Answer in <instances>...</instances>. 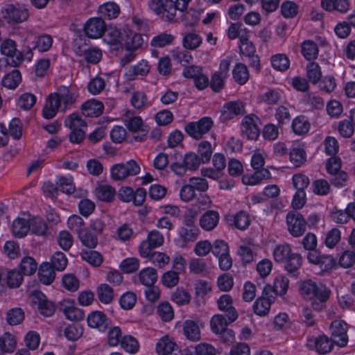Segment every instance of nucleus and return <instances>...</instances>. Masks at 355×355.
Returning a JSON list of instances; mask_svg holds the SVG:
<instances>
[{"instance_id":"1","label":"nucleus","mask_w":355,"mask_h":355,"mask_svg":"<svg viewBox=\"0 0 355 355\" xmlns=\"http://www.w3.org/2000/svg\"><path fill=\"white\" fill-rule=\"evenodd\" d=\"M76 95L67 86L59 87L56 92L50 94L42 109V116L46 119H53L58 112H64L76 102Z\"/></svg>"},{"instance_id":"2","label":"nucleus","mask_w":355,"mask_h":355,"mask_svg":"<svg viewBox=\"0 0 355 355\" xmlns=\"http://www.w3.org/2000/svg\"><path fill=\"white\" fill-rule=\"evenodd\" d=\"M300 291L304 298L313 300L311 305L316 311H321L325 307L331 293V291L325 285L311 279L303 281L300 284Z\"/></svg>"},{"instance_id":"3","label":"nucleus","mask_w":355,"mask_h":355,"mask_svg":"<svg viewBox=\"0 0 355 355\" xmlns=\"http://www.w3.org/2000/svg\"><path fill=\"white\" fill-rule=\"evenodd\" d=\"M272 254L275 261L283 263L285 270L289 273H295L302 266V256L297 252H293L291 246L288 243L277 245Z\"/></svg>"},{"instance_id":"4","label":"nucleus","mask_w":355,"mask_h":355,"mask_svg":"<svg viewBox=\"0 0 355 355\" xmlns=\"http://www.w3.org/2000/svg\"><path fill=\"white\" fill-rule=\"evenodd\" d=\"M149 9L163 21H177V12L180 11L179 5L173 0H149Z\"/></svg>"},{"instance_id":"5","label":"nucleus","mask_w":355,"mask_h":355,"mask_svg":"<svg viewBox=\"0 0 355 355\" xmlns=\"http://www.w3.org/2000/svg\"><path fill=\"white\" fill-rule=\"evenodd\" d=\"M209 189L207 180L201 177H191L184 183L180 190V198L182 202H189L199 194L205 193Z\"/></svg>"},{"instance_id":"6","label":"nucleus","mask_w":355,"mask_h":355,"mask_svg":"<svg viewBox=\"0 0 355 355\" xmlns=\"http://www.w3.org/2000/svg\"><path fill=\"white\" fill-rule=\"evenodd\" d=\"M140 172L139 165L133 159L116 164L110 168V175L114 180H123L128 177L137 175Z\"/></svg>"},{"instance_id":"7","label":"nucleus","mask_w":355,"mask_h":355,"mask_svg":"<svg viewBox=\"0 0 355 355\" xmlns=\"http://www.w3.org/2000/svg\"><path fill=\"white\" fill-rule=\"evenodd\" d=\"M213 123L211 118L205 116L198 121L188 123L184 127V130L191 137L200 139L211 130Z\"/></svg>"},{"instance_id":"8","label":"nucleus","mask_w":355,"mask_h":355,"mask_svg":"<svg viewBox=\"0 0 355 355\" xmlns=\"http://www.w3.org/2000/svg\"><path fill=\"white\" fill-rule=\"evenodd\" d=\"M0 51L2 55L9 57L10 62L8 64L12 67L19 66L24 61L21 51L17 49L16 42L11 39H5L0 45Z\"/></svg>"},{"instance_id":"9","label":"nucleus","mask_w":355,"mask_h":355,"mask_svg":"<svg viewBox=\"0 0 355 355\" xmlns=\"http://www.w3.org/2000/svg\"><path fill=\"white\" fill-rule=\"evenodd\" d=\"M123 121L129 130L137 133V135L135 136L137 141H142L145 140L149 128L147 125L144 123L140 116H135L128 112L124 117Z\"/></svg>"},{"instance_id":"10","label":"nucleus","mask_w":355,"mask_h":355,"mask_svg":"<svg viewBox=\"0 0 355 355\" xmlns=\"http://www.w3.org/2000/svg\"><path fill=\"white\" fill-rule=\"evenodd\" d=\"M164 236L159 231L153 230L149 232L146 239L142 241L139 246L140 256L147 257L153 249L164 243Z\"/></svg>"},{"instance_id":"11","label":"nucleus","mask_w":355,"mask_h":355,"mask_svg":"<svg viewBox=\"0 0 355 355\" xmlns=\"http://www.w3.org/2000/svg\"><path fill=\"white\" fill-rule=\"evenodd\" d=\"M286 223L289 233L294 237L301 236L306 231V222L297 211H291L286 215Z\"/></svg>"},{"instance_id":"12","label":"nucleus","mask_w":355,"mask_h":355,"mask_svg":"<svg viewBox=\"0 0 355 355\" xmlns=\"http://www.w3.org/2000/svg\"><path fill=\"white\" fill-rule=\"evenodd\" d=\"M331 339L334 344L340 347L347 345L348 343L347 324L343 320H334L330 326Z\"/></svg>"},{"instance_id":"13","label":"nucleus","mask_w":355,"mask_h":355,"mask_svg":"<svg viewBox=\"0 0 355 355\" xmlns=\"http://www.w3.org/2000/svg\"><path fill=\"white\" fill-rule=\"evenodd\" d=\"M58 309L67 318V319L74 320H82L85 317L83 311L76 306L74 301L64 299L59 302Z\"/></svg>"},{"instance_id":"14","label":"nucleus","mask_w":355,"mask_h":355,"mask_svg":"<svg viewBox=\"0 0 355 355\" xmlns=\"http://www.w3.org/2000/svg\"><path fill=\"white\" fill-rule=\"evenodd\" d=\"M3 17L8 21L22 22L28 17V10L19 5H7L2 10Z\"/></svg>"},{"instance_id":"15","label":"nucleus","mask_w":355,"mask_h":355,"mask_svg":"<svg viewBox=\"0 0 355 355\" xmlns=\"http://www.w3.org/2000/svg\"><path fill=\"white\" fill-rule=\"evenodd\" d=\"M334 342L325 335L311 337L307 339L306 346L319 354H327L331 351Z\"/></svg>"},{"instance_id":"16","label":"nucleus","mask_w":355,"mask_h":355,"mask_svg":"<svg viewBox=\"0 0 355 355\" xmlns=\"http://www.w3.org/2000/svg\"><path fill=\"white\" fill-rule=\"evenodd\" d=\"M198 227L183 225L178 232V236L175 239V245L179 248H185L188 243L194 242L198 237Z\"/></svg>"},{"instance_id":"17","label":"nucleus","mask_w":355,"mask_h":355,"mask_svg":"<svg viewBox=\"0 0 355 355\" xmlns=\"http://www.w3.org/2000/svg\"><path fill=\"white\" fill-rule=\"evenodd\" d=\"M84 31L90 38H99L105 31V24L101 17L90 18L85 24Z\"/></svg>"},{"instance_id":"18","label":"nucleus","mask_w":355,"mask_h":355,"mask_svg":"<svg viewBox=\"0 0 355 355\" xmlns=\"http://www.w3.org/2000/svg\"><path fill=\"white\" fill-rule=\"evenodd\" d=\"M88 325L92 328H96L99 331H105L111 324V320L102 311H95L91 312L87 318Z\"/></svg>"},{"instance_id":"19","label":"nucleus","mask_w":355,"mask_h":355,"mask_svg":"<svg viewBox=\"0 0 355 355\" xmlns=\"http://www.w3.org/2000/svg\"><path fill=\"white\" fill-rule=\"evenodd\" d=\"M243 113L244 106L241 102L230 101L223 105L220 119L223 122H226Z\"/></svg>"},{"instance_id":"20","label":"nucleus","mask_w":355,"mask_h":355,"mask_svg":"<svg viewBox=\"0 0 355 355\" xmlns=\"http://www.w3.org/2000/svg\"><path fill=\"white\" fill-rule=\"evenodd\" d=\"M257 118L254 115L246 116L241 123V131L248 139L256 140L260 132L257 124Z\"/></svg>"},{"instance_id":"21","label":"nucleus","mask_w":355,"mask_h":355,"mask_svg":"<svg viewBox=\"0 0 355 355\" xmlns=\"http://www.w3.org/2000/svg\"><path fill=\"white\" fill-rule=\"evenodd\" d=\"M219 220L220 214L217 211L207 210L200 216L199 224L205 231H211L216 227Z\"/></svg>"},{"instance_id":"22","label":"nucleus","mask_w":355,"mask_h":355,"mask_svg":"<svg viewBox=\"0 0 355 355\" xmlns=\"http://www.w3.org/2000/svg\"><path fill=\"white\" fill-rule=\"evenodd\" d=\"M35 300V302L37 304L38 310L42 315L50 317L53 315L55 306L52 302L47 299L44 294L41 292L36 293Z\"/></svg>"},{"instance_id":"23","label":"nucleus","mask_w":355,"mask_h":355,"mask_svg":"<svg viewBox=\"0 0 355 355\" xmlns=\"http://www.w3.org/2000/svg\"><path fill=\"white\" fill-rule=\"evenodd\" d=\"M232 298L230 295L224 294L217 301L218 309L222 311L227 312V317L230 322H234L238 318V313L232 306Z\"/></svg>"},{"instance_id":"24","label":"nucleus","mask_w":355,"mask_h":355,"mask_svg":"<svg viewBox=\"0 0 355 355\" xmlns=\"http://www.w3.org/2000/svg\"><path fill=\"white\" fill-rule=\"evenodd\" d=\"M150 70V66L146 60H141L137 64L130 66L125 75L128 80H133L137 76H146Z\"/></svg>"},{"instance_id":"25","label":"nucleus","mask_w":355,"mask_h":355,"mask_svg":"<svg viewBox=\"0 0 355 355\" xmlns=\"http://www.w3.org/2000/svg\"><path fill=\"white\" fill-rule=\"evenodd\" d=\"M81 110L85 116L97 117L103 114L104 105L99 101L90 99L82 105Z\"/></svg>"},{"instance_id":"26","label":"nucleus","mask_w":355,"mask_h":355,"mask_svg":"<svg viewBox=\"0 0 355 355\" xmlns=\"http://www.w3.org/2000/svg\"><path fill=\"white\" fill-rule=\"evenodd\" d=\"M178 349V345L168 336L160 338L156 344V352L158 355H177L173 352Z\"/></svg>"},{"instance_id":"27","label":"nucleus","mask_w":355,"mask_h":355,"mask_svg":"<svg viewBox=\"0 0 355 355\" xmlns=\"http://www.w3.org/2000/svg\"><path fill=\"white\" fill-rule=\"evenodd\" d=\"M182 330L185 337L193 342L200 340V329L198 322L187 320L183 322Z\"/></svg>"},{"instance_id":"28","label":"nucleus","mask_w":355,"mask_h":355,"mask_svg":"<svg viewBox=\"0 0 355 355\" xmlns=\"http://www.w3.org/2000/svg\"><path fill=\"white\" fill-rule=\"evenodd\" d=\"M289 159L295 167L303 166L306 161V153L304 146L293 145L289 152Z\"/></svg>"},{"instance_id":"29","label":"nucleus","mask_w":355,"mask_h":355,"mask_svg":"<svg viewBox=\"0 0 355 355\" xmlns=\"http://www.w3.org/2000/svg\"><path fill=\"white\" fill-rule=\"evenodd\" d=\"M120 13L119 6L113 1H108L98 8V15L101 18L105 19H112L116 18Z\"/></svg>"},{"instance_id":"30","label":"nucleus","mask_w":355,"mask_h":355,"mask_svg":"<svg viewBox=\"0 0 355 355\" xmlns=\"http://www.w3.org/2000/svg\"><path fill=\"white\" fill-rule=\"evenodd\" d=\"M139 283L146 286H153L157 280V270L151 267L145 268L137 275Z\"/></svg>"},{"instance_id":"31","label":"nucleus","mask_w":355,"mask_h":355,"mask_svg":"<svg viewBox=\"0 0 355 355\" xmlns=\"http://www.w3.org/2000/svg\"><path fill=\"white\" fill-rule=\"evenodd\" d=\"M341 241V231L337 227H333L324 233L322 242L329 249L335 248Z\"/></svg>"},{"instance_id":"32","label":"nucleus","mask_w":355,"mask_h":355,"mask_svg":"<svg viewBox=\"0 0 355 355\" xmlns=\"http://www.w3.org/2000/svg\"><path fill=\"white\" fill-rule=\"evenodd\" d=\"M321 6L327 11L337 10L345 13L349 10L350 3L348 0H322Z\"/></svg>"},{"instance_id":"33","label":"nucleus","mask_w":355,"mask_h":355,"mask_svg":"<svg viewBox=\"0 0 355 355\" xmlns=\"http://www.w3.org/2000/svg\"><path fill=\"white\" fill-rule=\"evenodd\" d=\"M232 76L236 83L240 85H245L250 78L247 66L241 62L236 63L232 69Z\"/></svg>"},{"instance_id":"34","label":"nucleus","mask_w":355,"mask_h":355,"mask_svg":"<svg viewBox=\"0 0 355 355\" xmlns=\"http://www.w3.org/2000/svg\"><path fill=\"white\" fill-rule=\"evenodd\" d=\"M282 97V92L278 89H268L259 96L260 103L268 105H273L278 103Z\"/></svg>"},{"instance_id":"35","label":"nucleus","mask_w":355,"mask_h":355,"mask_svg":"<svg viewBox=\"0 0 355 355\" xmlns=\"http://www.w3.org/2000/svg\"><path fill=\"white\" fill-rule=\"evenodd\" d=\"M30 222L24 218H17L12 222V232L17 238H23L30 231Z\"/></svg>"},{"instance_id":"36","label":"nucleus","mask_w":355,"mask_h":355,"mask_svg":"<svg viewBox=\"0 0 355 355\" xmlns=\"http://www.w3.org/2000/svg\"><path fill=\"white\" fill-rule=\"evenodd\" d=\"M16 346L17 340L12 334L5 333L0 336V355L13 352Z\"/></svg>"},{"instance_id":"37","label":"nucleus","mask_w":355,"mask_h":355,"mask_svg":"<svg viewBox=\"0 0 355 355\" xmlns=\"http://www.w3.org/2000/svg\"><path fill=\"white\" fill-rule=\"evenodd\" d=\"M115 194V189L109 184H98L95 189L96 198L102 201L111 202L114 198Z\"/></svg>"},{"instance_id":"38","label":"nucleus","mask_w":355,"mask_h":355,"mask_svg":"<svg viewBox=\"0 0 355 355\" xmlns=\"http://www.w3.org/2000/svg\"><path fill=\"white\" fill-rule=\"evenodd\" d=\"M232 322L227 315L216 314L211 318L210 324L212 331L216 334L227 329Z\"/></svg>"},{"instance_id":"39","label":"nucleus","mask_w":355,"mask_h":355,"mask_svg":"<svg viewBox=\"0 0 355 355\" xmlns=\"http://www.w3.org/2000/svg\"><path fill=\"white\" fill-rule=\"evenodd\" d=\"M54 268L49 263H42L38 271V277L41 283L45 285L51 284L55 279Z\"/></svg>"},{"instance_id":"40","label":"nucleus","mask_w":355,"mask_h":355,"mask_svg":"<svg viewBox=\"0 0 355 355\" xmlns=\"http://www.w3.org/2000/svg\"><path fill=\"white\" fill-rule=\"evenodd\" d=\"M21 81V75L18 69H13L11 72L6 74L1 80L3 87L10 89H15Z\"/></svg>"},{"instance_id":"41","label":"nucleus","mask_w":355,"mask_h":355,"mask_svg":"<svg viewBox=\"0 0 355 355\" xmlns=\"http://www.w3.org/2000/svg\"><path fill=\"white\" fill-rule=\"evenodd\" d=\"M301 53L306 60H313L318 58L319 49L315 42L306 40L302 42Z\"/></svg>"},{"instance_id":"42","label":"nucleus","mask_w":355,"mask_h":355,"mask_svg":"<svg viewBox=\"0 0 355 355\" xmlns=\"http://www.w3.org/2000/svg\"><path fill=\"white\" fill-rule=\"evenodd\" d=\"M292 129L295 135H304L310 129V123L304 116H298L293 120Z\"/></svg>"},{"instance_id":"43","label":"nucleus","mask_w":355,"mask_h":355,"mask_svg":"<svg viewBox=\"0 0 355 355\" xmlns=\"http://www.w3.org/2000/svg\"><path fill=\"white\" fill-rule=\"evenodd\" d=\"M64 125L70 130H85L87 123L83 121L78 113L69 114L64 121Z\"/></svg>"},{"instance_id":"44","label":"nucleus","mask_w":355,"mask_h":355,"mask_svg":"<svg viewBox=\"0 0 355 355\" xmlns=\"http://www.w3.org/2000/svg\"><path fill=\"white\" fill-rule=\"evenodd\" d=\"M270 173L266 168L256 170L250 176H243V182L245 184L256 185L259 184L262 180L270 177Z\"/></svg>"},{"instance_id":"45","label":"nucleus","mask_w":355,"mask_h":355,"mask_svg":"<svg viewBox=\"0 0 355 355\" xmlns=\"http://www.w3.org/2000/svg\"><path fill=\"white\" fill-rule=\"evenodd\" d=\"M181 21L186 26H195L199 21V12L192 9H185L183 11H179Z\"/></svg>"},{"instance_id":"46","label":"nucleus","mask_w":355,"mask_h":355,"mask_svg":"<svg viewBox=\"0 0 355 355\" xmlns=\"http://www.w3.org/2000/svg\"><path fill=\"white\" fill-rule=\"evenodd\" d=\"M37 97L32 93L25 92L21 94L17 101V105L25 110H30L36 103Z\"/></svg>"},{"instance_id":"47","label":"nucleus","mask_w":355,"mask_h":355,"mask_svg":"<svg viewBox=\"0 0 355 355\" xmlns=\"http://www.w3.org/2000/svg\"><path fill=\"white\" fill-rule=\"evenodd\" d=\"M23 273H21L16 269L6 270L4 279L10 288H17L19 286L23 280Z\"/></svg>"},{"instance_id":"48","label":"nucleus","mask_w":355,"mask_h":355,"mask_svg":"<svg viewBox=\"0 0 355 355\" xmlns=\"http://www.w3.org/2000/svg\"><path fill=\"white\" fill-rule=\"evenodd\" d=\"M272 67L277 71H285L290 67V60L285 54H276L271 57Z\"/></svg>"},{"instance_id":"49","label":"nucleus","mask_w":355,"mask_h":355,"mask_svg":"<svg viewBox=\"0 0 355 355\" xmlns=\"http://www.w3.org/2000/svg\"><path fill=\"white\" fill-rule=\"evenodd\" d=\"M271 301L267 297H259L253 304V310L255 314L259 316L266 315L270 311Z\"/></svg>"},{"instance_id":"50","label":"nucleus","mask_w":355,"mask_h":355,"mask_svg":"<svg viewBox=\"0 0 355 355\" xmlns=\"http://www.w3.org/2000/svg\"><path fill=\"white\" fill-rule=\"evenodd\" d=\"M83 245L89 248H94L98 244V235L85 229L78 235Z\"/></svg>"},{"instance_id":"51","label":"nucleus","mask_w":355,"mask_h":355,"mask_svg":"<svg viewBox=\"0 0 355 355\" xmlns=\"http://www.w3.org/2000/svg\"><path fill=\"white\" fill-rule=\"evenodd\" d=\"M172 59L182 66H186L191 62L193 57L187 50L177 49L171 53Z\"/></svg>"},{"instance_id":"52","label":"nucleus","mask_w":355,"mask_h":355,"mask_svg":"<svg viewBox=\"0 0 355 355\" xmlns=\"http://www.w3.org/2000/svg\"><path fill=\"white\" fill-rule=\"evenodd\" d=\"M63 333L67 340L75 341L83 336V328L78 324H69L64 328Z\"/></svg>"},{"instance_id":"53","label":"nucleus","mask_w":355,"mask_h":355,"mask_svg":"<svg viewBox=\"0 0 355 355\" xmlns=\"http://www.w3.org/2000/svg\"><path fill=\"white\" fill-rule=\"evenodd\" d=\"M144 42L141 34L130 32L127 35L125 46L128 51H135L140 48Z\"/></svg>"},{"instance_id":"54","label":"nucleus","mask_w":355,"mask_h":355,"mask_svg":"<svg viewBox=\"0 0 355 355\" xmlns=\"http://www.w3.org/2000/svg\"><path fill=\"white\" fill-rule=\"evenodd\" d=\"M202 37L196 33H187L182 39V44L187 49L193 50L202 43Z\"/></svg>"},{"instance_id":"55","label":"nucleus","mask_w":355,"mask_h":355,"mask_svg":"<svg viewBox=\"0 0 355 355\" xmlns=\"http://www.w3.org/2000/svg\"><path fill=\"white\" fill-rule=\"evenodd\" d=\"M120 345L125 352L130 354H135L139 349V342L131 335L123 336Z\"/></svg>"},{"instance_id":"56","label":"nucleus","mask_w":355,"mask_h":355,"mask_svg":"<svg viewBox=\"0 0 355 355\" xmlns=\"http://www.w3.org/2000/svg\"><path fill=\"white\" fill-rule=\"evenodd\" d=\"M82 259L94 267L100 266L103 258L101 253L94 250H85L81 252Z\"/></svg>"},{"instance_id":"57","label":"nucleus","mask_w":355,"mask_h":355,"mask_svg":"<svg viewBox=\"0 0 355 355\" xmlns=\"http://www.w3.org/2000/svg\"><path fill=\"white\" fill-rule=\"evenodd\" d=\"M174 39L175 37L173 35L162 33L154 36L150 41V44L153 47L163 48L167 45L171 44L173 42Z\"/></svg>"},{"instance_id":"58","label":"nucleus","mask_w":355,"mask_h":355,"mask_svg":"<svg viewBox=\"0 0 355 355\" xmlns=\"http://www.w3.org/2000/svg\"><path fill=\"white\" fill-rule=\"evenodd\" d=\"M33 49H37L40 52H45L50 49L53 44V39L49 35H42L35 39Z\"/></svg>"},{"instance_id":"59","label":"nucleus","mask_w":355,"mask_h":355,"mask_svg":"<svg viewBox=\"0 0 355 355\" xmlns=\"http://www.w3.org/2000/svg\"><path fill=\"white\" fill-rule=\"evenodd\" d=\"M97 295L102 303L109 304L113 300L114 291L109 285L103 284L98 286L97 289Z\"/></svg>"},{"instance_id":"60","label":"nucleus","mask_w":355,"mask_h":355,"mask_svg":"<svg viewBox=\"0 0 355 355\" xmlns=\"http://www.w3.org/2000/svg\"><path fill=\"white\" fill-rule=\"evenodd\" d=\"M56 184L58 185V190L63 193L70 194L74 191L72 178L70 176H58Z\"/></svg>"},{"instance_id":"61","label":"nucleus","mask_w":355,"mask_h":355,"mask_svg":"<svg viewBox=\"0 0 355 355\" xmlns=\"http://www.w3.org/2000/svg\"><path fill=\"white\" fill-rule=\"evenodd\" d=\"M157 312L161 319L165 322L171 321L174 316L173 308L167 302L160 303L157 308Z\"/></svg>"},{"instance_id":"62","label":"nucleus","mask_w":355,"mask_h":355,"mask_svg":"<svg viewBox=\"0 0 355 355\" xmlns=\"http://www.w3.org/2000/svg\"><path fill=\"white\" fill-rule=\"evenodd\" d=\"M24 319V312L21 308H13L7 312L6 320L10 325L19 324Z\"/></svg>"},{"instance_id":"63","label":"nucleus","mask_w":355,"mask_h":355,"mask_svg":"<svg viewBox=\"0 0 355 355\" xmlns=\"http://www.w3.org/2000/svg\"><path fill=\"white\" fill-rule=\"evenodd\" d=\"M37 264L31 257L23 258L20 263V269L24 275H31L36 271Z\"/></svg>"},{"instance_id":"64","label":"nucleus","mask_w":355,"mask_h":355,"mask_svg":"<svg viewBox=\"0 0 355 355\" xmlns=\"http://www.w3.org/2000/svg\"><path fill=\"white\" fill-rule=\"evenodd\" d=\"M146 258H148L152 263L159 268L164 267L170 261V257L166 254L160 252H153V250Z\"/></svg>"}]
</instances>
